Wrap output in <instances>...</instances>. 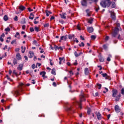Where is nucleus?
Here are the masks:
<instances>
[{"mask_svg": "<svg viewBox=\"0 0 124 124\" xmlns=\"http://www.w3.org/2000/svg\"><path fill=\"white\" fill-rule=\"evenodd\" d=\"M112 57V56L111 55H109V56L108 57L107 61L108 62L111 61V59L110 58Z\"/></svg>", "mask_w": 124, "mask_h": 124, "instance_id": "31", "label": "nucleus"}, {"mask_svg": "<svg viewBox=\"0 0 124 124\" xmlns=\"http://www.w3.org/2000/svg\"><path fill=\"white\" fill-rule=\"evenodd\" d=\"M87 31L89 33L93 32V27H89L87 28Z\"/></svg>", "mask_w": 124, "mask_h": 124, "instance_id": "12", "label": "nucleus"}, {"mask_svg": "<svg viewBox=\"0 0 124 124\" xmlns=\"http://www.w3.org/2000/svg\"><path fill=\"white\" fill-rule=\"evenodd\" d=\"M74 65H75V66L78 65V61L77 60H75V62L74 63Z\"/></svg>", "mask_w": 124, "mask_h": 124, "instance_id": "51", "label": "nucleus"}, {"mask_svg": "<svg viewBox=\"0 0 124 124\" xmlns=\"http://www.w3.org/2000/svg\"><path fill=\"white\" fill-rule=\"evenodd\" d=\"M16 40H13L11 42V44L12 45H13L14 43H15V44H16Z\"/></svg>", "mask_w": 124, "mask_h": 124, "instance_id": "46", "label": "nucleus"}, {"mask_svg": "<svg viewBox=\"0 0 124 124\" xmlns=\"http://www.w3.org/2000/svg\"><path fill=\"white\" fill-rule=\"evenodd\" d=\"M18 9L20 10V11H23L24 10H26V7L24 6L20 5L19 6Z\"/></svg>", "mask_w": 124, "mask_h": 124, "instance_id": "14", "label": "nucleus"}, {"mask_svg": "<svg viewBox=\"0 0 124 124\" xmlns=\"http://www.w3.org/2000/svg\"><path fill=\"white\" fill-rule=\"evenodd\" d=\"M103 47L104 49H105V50H107V48H108V46H107V45H104L103 46Z\"/></svg>", "mask_w": 124, "mask_h": 124, "instance_id": "34", "label": "nucleus"}, {"mask_svg": "<svg viewBox=\"0 0 124 124\" xmlns=\"http://www.w3.org/2000/svg\"><path fill=\"white\" fill-rule=\"evenodd\" d=\"M65 109L67 110V111H70L72 110V108L68 106H67L66 107V108H65Z\"/></svg>", "mask_w": 124, "mask_h": 124, "instance_id": "26", "label": "nucleus"}, {"mask_svg": "<svg viewBox=\"0 0 124 124\" xmlns=\"http://www.w3.org/2000/svg\"><path fill=\"white\" fill-rule=\"evenodd\" d=\"M73 37H75V35H68V38L69 39H72Z\"/></svg>", "mask_w": 124, "mask_h": 124, "instance_id": "32", "label": "nucleus"}, {"mask_svg": "<svg viewBox=\"0 0 124 124\" xmlns=\"http://www.w3.org/2000/svg\"><path fill=\"white\" fill-rule=\"evenodd\" d=\"M120 98H119V96H117L115 97V101L116 102L119 101L120 100Z\"/></svg>", "mask_w": 124, "mask_h": 124, "instance_id": "36", "label": "nucleus"}, {"mask_svg": "<svg viewBox=\"0 0 124 124\" xmlns=\"http://www.w3.org/2000/svg\"><path fill=\"white\" fill-rule=\"evenodd\" d=\"M54 48L55 51H57V50H59V47L56 45H54Z\"/></svg>", "mask_w": 124, "mask_h": 124, "instance_id": "28", "label": "nucleus"}, {"mask_svg": "<svg viewBox=\"0 0 124 124\" xmlns=\"http://www.w3.org/2000/svg\"><path fill=\"white\" fill-rule=\"evenodd\" d=\"M18 63L17 62V60H16V59H14L13 60V64L14 65L17 64Z\"/></svg>", "mask_w": 124, "mask_h": 124, "instance_id": "27", "label": "nucleus"}, {"mask_svg": "<svg viewBox=\"0 0 124 124\" xmlns=\"http://www.w3.org/2000/svg\"><path fill=\"white\" fill-rule=\"evenodd\" d=\"M97 86L99 87L98 89H101V87L102 86L101 84H99V83H97Z\"/></svg>", "mask_w": 124, "mask_h": 124, "instance_id": "40", "label": "nucleus"}, {"mask_svg": "<svg viewBox=\"0 0 124 124\" xmlns=\"http://www.w3.org/2000/svg\"><path fill=\"white\" fill-rule=\"evenodd\" d=\"M33 44H34L35 46H37V42L36 40L33 41Z\"/></svg>", "mask_w": 124, "mask_h": 124, "instance_id": "56", "label": "nucleus"}, {"mask_svg": "<svg viewBox=\"0 0 124 124\" xmlns=\"http://www.w3.org/2000/svg\"><path fill=\"white\" fill-rule=\"evenodd\" d=\"M49 26V23H46V24H45L44 25V27H45V28H46V27H48Z\"/></svg>", "mask_w": 124, "mask_h": 124, "instance_id": "41", "label": "nucleus"}, {"mask_svg": "<svg viewBox=\"0 0 124 124\" xmlns=\"http://www.w3.org/2000/svg\"><path fill=\"white\" fill-rule=\"evenodd\" d=\"M16 58L18 60H20L22 59L21 57V55L19 53H17L16 55Z\"/></svg>", "mask_w": 124, "mask_h": 124, "instance_id": "17", "label": "nucleus"}, {"mask_svg": "<svg viewBox=\"0 0 124 124\" xmlns=\"http://www.w3.org/2000/svg\"><path fill=\"white\" fill-rule=\"evenodd\" d=\"M93 18H91L90 19H89L88 20V23H90V24H93Z\"/></svg>", "mask_w": 124, "mask_h": 124, "instance_id": "25", "label": "nucleus"}, {"mask_svg": "<svg viewBox=\"0 0 124 124\" xmlns=\"http://www.w3.org/2000/svg\"><path fill=\"white\" fill-rule=\"evenodd\" d=\"M5 31H6V32H9L11 31V29L9 27H7V28H6L5 30H4Z\"/></svg>", "mask_w": 124, "mask_h": 124, "instance_id": "33", "label": "nucleus"}, {"mask_svg": "<svg viewBox=\"0 0 124 124\" xmlns=\"http://www.w3.org/2000/svg\"><path fill=\"white\" fill-rule=\"evenodd\" d=\"M11 93L14 95V96H15V94H16L17 95L19 94V92L18 90L12 91L11 92Z\"/></svg>", "mask_w": 124, "mask_h": 124, "instance_id": "10", "label": "nucleus"}, {"mask_svg": "<svg viewBox=\"0 0 124 124\" xmlns=\"http://www.w3.org/2000/svg\"><path fill=\"white\" fill-rule=\"evenodd\" d=\"M31 67L33 69H34L35 68V64H33L32 65H31Z\"/></svg>", "mask_w": 124, "mask_h": 124, "instance_id": "58", "label": "nucleus"}, {"mask_svg": "<svg viewBox=\"0 0 124 124\" xmlns=\"http://www.w3.org/2000/svg\"><path fill=\"white\" fill-rule=\"evenodd\" d=\"M119 31H120V30L118 28V27L115 28L114 32L112 33V36L113 37H116V36L118 35V32Z\"/></svg>", "mask_w": 124, "mask_h": 124, "instance_id": "4", "label": "nucleus"}, {"mask_svg": "<svg viewBox=\"0 0 124 124\" xmlns=\"http://www.w3.org/2000/svg\"><path fill=\"white\" fill-rule=\"evenodd\" d=\"M83 54V52H80L79 54L78 53L77 51H75L74 52V55L76 57H78L80 56L81 55Z\"/></svg>", "mask_w": 124, "mask_h": 124, "instance_id": "11", "label": "nucleus"}, {"mask_svg": "<svg viewBox=\"0 0 124 124\" xmlns=\"http://www.w3.org/2000/svg\"><path fill=\"white\" fill-rule=\"evenodd\" d=\"M6 77L8 80H10V81H12V80H11V78L9 77V76L8 75H6Z\"/></svg>", "mask_w": 124, "mask_h": 124, "instance_id": "53", "label": "nucleus"}, {"mask_svg": "<svg viewBox=\"0 0 124 124\" xmlns=\"http://www.w3.org/2000/svg\"><path fill=\"white\" fill-rule=\"evenodd\" d=\"M26 26L25 25H23L22 26V30H25L26 29Z\"/></svg>", "mask_w": 124, "mask_h": 124, "instance_id": "64", "label": "nucleus"}, {"mask_svg": "<svg viewBox=\"0 0 124 124\" xmlns=\"http://www.w3.org/2000/svg\"><path fill=\"white\" fill-rule=\"evenodd\" d=\"M64 59H65L64 57H63V58H61V57H60V58H59V60H60V61H61V62H62L63 60H64V61H65V60H64Z\"/></svg>", "mask_w": 124, "mask_h": 124, "instance_id": "38", "label": "nucleus"}, {"mask_svg": "<svg viewBox=\"0 0 124 124\" xmlns=\"http://www.w3.org/2000/svg\"><path fill=\"white\" fill-rule=\"evenodd\" d=\"M8 19H9V17L7 15H5V16H4L3 20H4V21H7L8 20Z\"/></svg>", "mask_w": 124, "mask_h": 124, "instance_id": "23", "label": "nucleus"}, {"mask_svg": "<svg viewBox=\"0 0 124 124\" xmlns=\"http://www.w3.org/2000/svg\"><path fill=\"white\" fill-rule=\"evenodd\" d=\"M28 10L29 12H31L33 11L32 9H31V8H28Z\"/></svg>", "mask_w": 124, "mask_h": 124, "instance_id": "59", "label": "nucleus"}, {"mask_svg": "<svg viewBox=\"0 0 124 124\" xmlns=\"http://www.w3.org/2000/svg\"><path fill=\"white\" fill-rule=\"evenodd\" d=\"M0 37H1V38H4V37H5V34H4V33H2V34L0 35Z\"/></svg>", "mask_w": 124, "mask_h": 124, "instance_id": "62", "label": "nucleus"}, {"mask_svg": "<svg viewBox=\"0 0 124 124\" xmlns=\"http://www.w3.org/2000/svg\"><path fill=\"white\" fill-rule=\"evenodd\" d=\"M100 8H99V6H98V8H95V10L96 11V12H98V10H99Z\"/></svg>", "mask_w": 124, "mask_h": 124, "instance_id": "49", "label": "nucleus"}, {"mask_svg": "<svg viewBox=\"0 0 124 124\" xmlns=\"http://www.w3.org/2000/svg\"><path fill=\"white\" fill-rule=\"evenodd\" d=\"M40 75H42V77H45L46 75V72L45 71H42L40 73Z\"/></svg>", "mask_w": 124, "mask_h": 124, "instance_id": "21", "label": "nucleus"}, {"mask_svg": "<svg viewBox=\"0 0 124 124\" xmlns=\"http://www.w3.org/2000/svg\"><path fill=\"white\" fill-rule=\"evenodd\" d=\"M112 2L110 0H103L100 3V6L104 8H106V7L109 8Z\"/></svg>", "mask_w": 124, "mask_h": 124, "instance_id": "1", "label": "nucleus"}, {"mask_svg": "<svg viewBox=\"0 0 124 124\" xmlns=\"http://www.w3.org/2000/svg\"><path fill=\"white\" fill-rule=\"evenodd\" d=\"M108 12L110 13V17L112 19L115 20L116 19V14H115V12L112 11H108Z\"/></svg>", "mask_w": 124, "mask_h": 124, "instance_id": "3", "label": "nucleus"}, {"mask_svg": "<svg viewBox=\"0 0 124 124\" xmlns=\"http://www.w3.org/2000/svg\"><path fill=\"white\" fill-rule=\"evenodd\" d=\"M66 15V13H63V14H60L61 17L62 19H66V16H65Z\"/></svg>", "mask_w": 124, "mask_h": 124, "instance_id": "16", "label": "nucleus"}, {"mask_svg": "<svg viewBox=\"0 0 124 124\" xmlns=\"http://www.w3.org/2000/svg\"><path fill=\"white\" fill-rule=\"evenodd\" d=\"M13 73L15 74L16 76H17V73L16 72V70H13Z\"/></svg>", "mask_w": 124, "mask_h": 124, "instance_id": "48", "label": "nucleus"}, {"mask_svg": "<svg viewBox=\"0 0 124 124\" xmlns=\"http://www.w3.org/2000/svg\"><path fill=\"white\" fill-rule=\"evenodd\" d=\"M114 109L115 111L117 113H119L120 112H121V108H120V107H119V106L118 105H116L114 107Z\"/></svg>", "mask_w": 124, "mask_h": 124, "instance_id": "9", "label": "nucleus"}, {"mask_svg": "<svg viewBox=\"0 0 124 124\" xmlns=\"http://www.w3.org/2000/svg\"><path fill=\"white\" fill-rule=\"evenodd\" d=\"M81 4L82 6L87 7L88 6V3L87 0H82L81 1Z\"/></svg>", "mask_w": 124, "mask_h": 124, "instance_id": "6", "label": "nucleus"}, {"mask_svg": "<svg viewBox=\"0 0 124 124\" xmlns=\"http://www.w3.org/2000/svg\"><path fill=\"white\" fill-rule=\"evenodd\" d=\"M84 73L86 75H88L89 74V68H86L84 70Z\"/></svg>", "mask_w": 124, "mask_h": 124, "instance_id": "15", "label": "nucleus"}, {"mask_svg": "<svg viewBox=\"0 0 124 124\" xmlns=\"http://www.w3.org/2000/svg\"><path fill=\"white\" fill-rule=\"evenodd\" d=\"M30 31L31 32H32L34 31V29L33 27H31V28H30Z\"/></svg>", "mask_w": 124, "mask_h": 124, "instance_id": "42", "label": "nucleus"}, {"mask_svg": "<svg viewBox=\"0 0 124 124\" xmlns=\"http://www.w3.org/2000/svg\"><path fill=\"white\" fill-rule=\"evenodd\" d=\"M34 30L36 32H39V28L38 27H34Z\"/></svg>", "mask_w": 124, "mask_h": 124, "instance_id": "35", "label": "nucleus"}, {"mask_svg": "<svg viewBox=\"0 0 124 124\" xmlns=\"http://www.w3.org/2000/svg\"><path fill=\"white\" fill-rule=\"evenodd\" d=\"M99 61L100 62H104V58L102 57V56L100 57L99 58Z\"/></svg>", "mask_w": 124, "mask_h": 124, "instance_id": "30", "label": "nucleus"}, {"mask_svg": "<svg viewBox=\"0 0 124 124\" xmlns=\"http://www.w3.org/2000/svg\"><path fill=\"white\" fill-rule=\"evenodd\" d=\"M41 63H37V64H36V68H37V66H38V67H40V66H41Z\"/></svg>", "mask_w": 124, "mask_h": 124, "instance_id": "54", "label": "nucleus"}, {"mask_svg": "<svg viewBox=\"0 0 124 124\" xmlns=\"http://www.w3.org/2000/svg\"><path fill=\"white\" fill-rule=\"evenodd\" d=\"M112 97H116V96H117V94H118V90L116 89H113L112 91Z\"/></svg>", "mask_w": 124, "mask_h": 124, "instance_id": "8", "label": "nucleus"}, {"mask_svg": "<svg viewBox=\"0 0 124 124\" xmlns=\"http://www.w3.org/2000/svg\"><path fill=\"white\" fill-rule=\"evenodd\" d=\"M56 69L54 68L52 69L51 74L54 76L56 75Z\"/></svg>", "mask_w": 124, "mask_h": 124, "instance_id": "22", "label": "nucleus"}, {"mask_svg": "<svg viewBox=\"0 0 124 124\" xmlns=\"http://www.w3.org/2000/svg\"><path fill=\"white\" fill-rule=\"evenodd\" d=\"M80 97V100L79 103H78V104L79 105V107H80V108H82L81 105H82V102L84 101H85L86 100L85 98V97H88V95H85L83 92V91H81V93L79 95Z\"/></svg>", "mask_w": 124, "mask_h": 124, "instance_id": "2", "label": "nucleus"}, {"mask_svg": "<svg viewBox=\"0 0 124 124\" xmlns=\"http://www.w3.org/2000/svg\"><path fill=\"white\" fill-rule=\"evenodd\" d=\"M77 29H78V30H79V31H81V28H80V27L79 24H78V25H77Z\"/></svg>", "mask_w": 124, "mask_h": 124, "instance_id": "39", "label": "nucleus"}, {"mask_svg": "<svg viewBox=\"0 0 124 124\" xmlns=\"http://www.w3.org/2000/svg\"><path fill=\"white\" fill-rule=\"evenodd\" d=\"M52 85L54 87H56L57 86V85L55 82H53Z\"/></svg>", "mask_w": 124, "mask_h": 124, "instance_id": "57", "label": "nucleus"}, {"mask_svg": "<svg viewBox=\"0 0 124 124\" xmlns=\"http://www.w3.org/2000/svg\"><path fill=\"white\" fill-rule=\"evenodd\" d=\"M105 40L106 41L109 40V36H106V38H105Z\"/></svg>", "mask_w": 124, "mask_h": 124, "instance_id": "63", "label": "nucleus"}, {"mask_svg": "<svg viewBox=\"0 0 124 124\" xmlns=\"http://www.w3.org/2000/svg\"><path fill=\"white\" fill-rule=\"evenodd\" d=\"M19 50H20V49L19 48L15 49V51L16 52H19Z\"/></svg>", "mask_w": 124, "mask_h": 124, "instance_id": "61", "label": "nucleus"}, {"mask_svg": "<svg viewBox=\"0 0 124 124\" xmlns=\"http://www.w3.org/2000/svg\"><path fill=\"white\" fill-rule=\"evenodd\" d=\"M78 46L80 47H84L85 46V44L83 42H81L80 44L78 45Z\"/></svg>", "mask_w": 124, "mask_h": 124, "instance_id": "29", "label": "nucleus"}, {"mask_svg": "<svg viewBox=\"0 0 124 124\" xmlns=\"http://www.w3.org/2000/svg\"><path fill=\"white\" fill-rule=\"evenodd\" d=\"M34 24H37L38 23H39V22L36 21V19H34Z\"/></svg>", "mask_w": 124, "mask_h": 124, "instance_id": "52", "label": "nucleus"}, {"mask_svg": "<svg viewBox=\"0 0 124 124\" xmlns=\"http://www.w3.org/2000/svg\"><path fill=\"white\" fill-rule=\"evenodd\" d=\"M80 39H81V40H83V41H84V40H85V38H84V37L83 36H82V35H81V36H80Z\"/></svg>", "mask_w": 124, "mask_h": 124, "instance_id": "60", "label": "nucleus"}, {"mask_svg": "<svg viewBox=\"0 0 124 124\" xmlns=\"http://www.w3.org/2000/svg\"><path fill=\"white\" fill-rule=\"evenodd\" d=\"M106 79H108L109 80H111V78L109 77L108 75L105 78Z\"/></svg>", "mask_w": 124, "mask_h": 124, "instance_id": "45", "label": "nucleus"}, {"mask_svg": "<svg viewBox=\"0 0 124 124\" xmlns=\"http://www.w3.org/2000/svg\"><path fill=\"white\" fill-rule=\"evenodd\" d=\"M34 17V15L32 13L30 14V16H29V19L31 20H33Z\"/></svg>", "mask_w": 124, "mask_h": 124, "instance_id": "18", "label": "nucleus"}, {"mask_svg": "<svg viewBox=\"0 0 124 124\" xmlns=\"http://www.w3.org/2000/svg\"><path fill=\"white\" fill-rule=\"evenodd\" d=\"M102 76L104 78H106V77L108 76V75H107V74H106V73H104V74H102Z\"/></svg>", "mask_w": 124, "mask_h": 124, "instance_id": "43", "label": "nucleus"}, {"mask_svg": "<svg viewBox=\"0 0 124 124\" xmlns=\"http://www.w3.org/2000/svg\"><path fill=\"white\" fill-rule=\"evenodd\" d=\"M91 0V1L95 2V4H96L97 3V2H98V0Z\"/></svg>", "mask_w": 124, "mask_h": 124, "instance_id": "50", "label": "nucleus"}, {"mask_svg": "<svg viewBox=\"0 0 124 124\" xmlns=\"http://www.w3.org/2000/svg\"><path fill=\"white\" fill-rule=\"evenodd\" d=\"M91 108H88V110H87V114L88 115H90L91 114Z\"/></svg>", "mask_w": 124, "mask_h": 124, "instance_id": "37", "label": "nucleus"}, {"mask_svg": "<svg viewBox=\"0 0 124 124\" xmlns=\"http://www.w3.org/2000/svg\"><path fill=\"white\" fill-rule=\"evenodd\" d=\"M46 16H49V14H52V12L48 11V10H46Z\"/></svg>", "mask_w": 124, "mask_h": 124, "instance_id": "20", "label": "nucleus"}, {"mask_svg": "<svg viewBox=\"0 0 124 124\" xmlns=\"http://www.w3.org/2000/svg\"><path fill=\"white\" fill-rule=\"evenodd\" d=\"M14 20L16 21H18V16H16L14 18Z\"/></svg>", "mask_w": 124, "mask_h": 124, "instance_id": "47", "label": "nucleus"}, {"mask_svg": "<svg viewBox=\"0 0 124 124\" xmlns=\"http://www.w3.org/2000/svg\"><path fill=\"white\" fill-rule=\"evenodd\" d=\"M29 54H30L29 58H32L34 55V54L32 51H30Z\"/></svg>", "mask_w": 124, "mask_h": 124, "instance_id": "19", "label": "nucleus"}, {"mask_svg": "<svg viewBox=\"0 0 124 124\" xmlns=\"http://www.w3.org/2000/svg\"><path fill=\"white\" fill-rule=\"evenodd\" d=\"M112 5H111V8H116V3L114 2H111V4Z\"/></svg>", "mask_w": 124, "mask_h": 124, "instance_id": "24", "label": "nucleus"}, {"mask_svg": "<svg viewBox=\"0 0 124 124\" xmlns=\"http://www.w3.org/2000/svg\"><path fill=\"white\" fill-rule=\"evenodd\" d=\"M67 39H68V35H65V36H62L59 42L61 43L62 40L66 41Z\"/></svg>", "mask_w": 124, "mask_h": 124, "instance_id": "5", "label": "nucleus"}, {"mask_svg": "<svg viewBox=\"0 0 124 124\" xmlns=\"http://www.w3.org/2000/svg\"><path fill=\"white\" fill-rule=\"evenodd\" d=\"M95 38H96V36H95V35H92L91 36V39L92 40H94V39H95Z\"/></svg>", "mask_w": 124, "mask_h": 124, "instance_id": "44", "label": "nucleus"}, {"mask_svg": "<svg viewBox=\"0 0 124 124\" xmlns=\"http://www.w3.org/2000/svg\"><path fill=\"white\" fill-rule=\"evenodd\" d=\"M121 93L124 95V88H122L121 90Z\"/></svg>", "mask_w": 124, "mask_h": 124, "instance_id": "55", "label": "nucleus"}, {"mask_svg": "<svg viewBox=\"0 0 124 124\" xmlns=\"http://www.w3.org/2000/svg\"><path fill=\"white\" fill-rule=\"evenodd\" d=\"M95 114L98 120H101V119H102V116H101V114H100V112H96Z\"/></svg>", "mask_w": 124, "mask_h": 124, "instance_id": "7", "label": "nucleus"}, {"mask_svg": "<svg viewBox=\"0 0 124 124\" xmlns=\"http://www.w3.org/2000/svg\"><path fill=\"white\" fill-rule=\"evenodd\" d=\"M23 64H20L18 66V67H17V69L18 70H19V71H21L23 69Z\"/></svg>", "mask_w": 124, "mask_h": 124, "instance_id": "13", "label": "nucleus"}]
</instances>
